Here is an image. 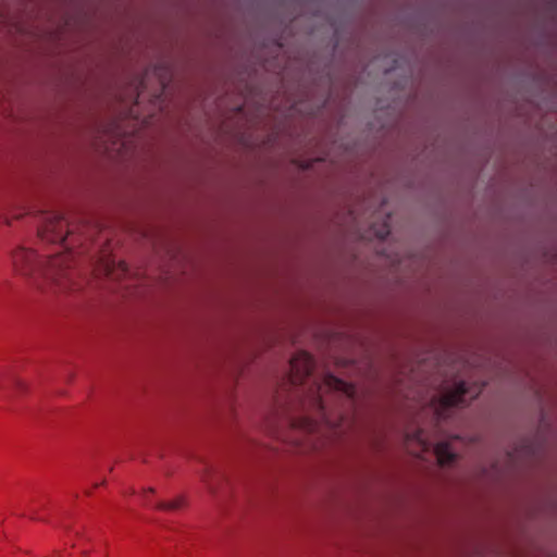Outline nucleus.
<instances>
[{"label":"nucleus","mask_w":557,"mask_h":557,"mask_svg":"<svg viewBox=\"0 0 557 557\" xmlns=\"http://www.w3.org/2000/svg\"><path fill=\"white\" fill-rule=\"evenodd\" d=\"M72 233L73 230L64 215L59 212L47 213L38 228V236L42 242L58 245V251L44 258L32 249L20 247L12 255L15 271L36 281L44 280L60 289L67 288L75 258L71 250L75 244Z\"/></svg>","instance_id":"obj_1"},{"label":"nucleus","mask_w":557,"mask_h":557,"mask_svg":"<svg viewBox=\"0 0 557 557\" xmlns=\"http://www.w3.org/2000/svg\"><path fill=\"white\" fill-rule=\"evenodd\" d=\"M13 386L15 389L17 391H24L26 389V384L24 381L20 380V379H14L13 382H12Z\"/></svg>","instance_id":"obj_11"},{"label":"nucleus","mask_w":557,"mask_h":557,"mask_svg":"<svg viewBox=\"0 0 557 557\" xmlns=\"http://www.w3.org/2000/svg\"><path fill=\"white\" fill-rule=\"evenodd\" d=\"M182 506V499L177 498L171 502H159L156 507L160 510H176Z\"/></svg>","instance_id":"obj_7"},{"label":"nucleus","mask_w":557,"mask_h":557,"mask_svg":"<svg viewBox=\"0 0 557 557\" xmlns=\"http://www.w3.org/2000/svg\"><path fill=\"white\" fill-rule=\"evenodd\" d=\"M211 471L212 470L209 467H206L205 472L201 474V480L207 485V488L209 490V492L214 494L215 493V488H214L213 484L210 481Z\"/></svg>","instance_id":"obj_9"},{"label":"nucleus","mask_w":557,"mask_h":557,"mask_svg":"<svg viewBox=\"0 0 557 557\" xmlns=\"http://www.w3.org/2000/svg\"><path fill=\"white\" fill-rule=\"evenodd\" d=\"M317 406L319 407V410L323 413L324 412V404H323V400L320 396V394L315 397L314 399Z\"/></svg>","instance_id":"obj_12"},{"label":"nucleus","mask_w":557,"mask_h":557,"mask_svg":"<svg viewBox=\"0 0 557 557\" xmlns=\"http://www.w3.org/2000/svg\"><path fill=\"white\" fill-rule=\"evenodd\" d=\"M413 437L423 450H428L431 447V443H429L428 438L425 437L423 430H418L413 434Z\"/></svg>","instance_id":"obj_8"},{"label":"nucleus","mask_w":557,"mask_h":557,"mask_svg":"<svg viewBox=\"0 0 557 557\" xmlns=\"http://www.w3.org/2000/svg\"><path fill=\"white\" fill-rule=\"evenodd\" d=\"M434 454L441 466H448L453 463L457 456L453 451L448 442H440L434 446Z\"/></svg>","instance_id":"obj_5"},{"label":"nucleus","mask_w":557,"mask_h":557,"mask_svg":"<svg viewBox=\"0 0 557 557\" xmlns=\"http://www.w3.org/2000/svg\"><path fill=\"white\" fill-rule=\"evenodd\" d=\"M324 385H325V387L341 392L350 398H352L356 393V388L352 384H350L333 374L325 375Z\"/></svg>","instance_id":"obj_4"},{"label":"nucleus","mask_w":557,"mask_h":557,"mask_svg":"<svg viewBox=\"0 0 557 557\" xmlns=\"http://www.w3.org/2000/svg\"><path fill=\"white\" fill-rule=\"evenodd\" d=\"M391 233L388 224L385 222L382 227L376 232V236L381 239L386 238Z\"/></svg>","instance_id":"obj_10"},{"label":"nucleus","mask_w":557,"mask_h":557,"mask_svg":"<svg viewBox=\"0 0 557 557\" xmlns=\"http://www.w3.org/2000/svg\"><path fill=\"white\" fill-rule=\"evenodd\" d=\"M102 271L107 276L117 278L120 274H126L128 269L124 262L119 263L115 268L114 261L106 260L102 264Z\"/></svg>","instance_id":"obj_6"},{"label":"nucleus","mask_w":557,"mask_h":557,"mask_svg":"<svg viewBox=\"0 0 557 557\" xmlns=\"http://www.w3.org/2000/svg\"><path fill=\"white\" fill-rule=\"evenodd\" d=\"M480 392V387L474 386L470 388L465 381L456 382L451 388L432 398V406L434 407L436 418L438 420L445 419L448 409L468 405L469 400L475 398Z\"/></svg>","instance_id":"obj_2"},{"label":"nucleus","mask_w":557,"mask_h":557,"mask_svg":"<svg viewBox=\"0 0 557 557\" xmlns=\"http://www.w3.org/2000/svg\"><path fill=\"white\" fill-rule=\"evenodd\" d=\"M313 366L314 362L312 357L305 351H301L292 358L289 361V368L293 383L304 385L306 380L311 376Z\"/></svg>","instance_id":"obj_3"}]
</instances>
